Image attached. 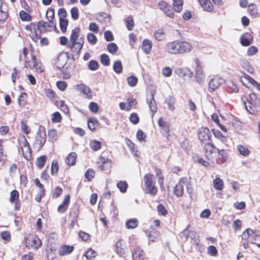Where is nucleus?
<instances>
[{"label":"nucleus","instance_id":"f257e3e1","mask_svg":"<svg viewBox=\"0 0 260 260\" xmlns=\"http://www.w3.org/2000/svg\"><path fill=\"white\" fill-rule=\"evenodd\" d=\"M24 56V67L26 69L32 70L35 69L37 72L42 73L44 68L41 61L37 59L35 54V50L30 44L29 49L24 47L22 49Z\"/></svg>","mask_w":260,"mask_h":260},{"label":"nucleus","instance_id":"f03ea898","mask_svg":"<svg viewBox=\"0 0 260 260\" xmlns=\"http://www.w3.org/2000/svg\"><path fill=\"white\" fill-rule=\"evenodd\" d=\"M144 185L143 189L145 193L155 196L157 193V188L155 185V181L152 174L148 173L143 177Z\"/></svg>","mask_w":260,"mask_h":260},{"label":"nucleus","instance_id":"7ed1b4c3","mask_svg":"<svg viewBox=\"0 0 260 260\" xmlns=\"http://www.w3.org/2000/svg\"><path fill=\"white\" fill-rule=\"evenodd\" d=\"M25 247L28 249L37 250L42 245L41 239L35 234H29L24 238Z\"/></svg>","mask_w":260,"mask_h":260},{"label":"nucleus","instance_id":"20e7f679","mask_svg":"<svg viewBox=\"0 0 260 260\" xmlns=\"http://www.w3.org/2000/svg\"><path fill=\"white\" fill-rule=\"evenodd\" d=\"M18 143L24 157L27 160L32 158L31 149L29 144L24 136L19 138Z\"/></svg>","mask_w":260,"mask_h":260},{"label":"nucleus","instance_id":"39448f33","mask_svg":"<svg viewBox=\"0 0 260 260\" xmlns=\"http://www.w3.org/2000/svg\"><path fill=\"white\" fill-rule=\"evenodd\" d=\"M38 26V23L31 22L24 27L26 31L29 32V35L35 42H37L41 38V31Z\"/></svg>","mask_w":260,"mask_h":260},{"label":"nucleus","instance_id":"423d86ee","mask_svg":"<svg viewBox=\"0 0 260 260\" xmlns=\"http://www.w3.org/2000/svg\"><path fill=\"white\" fill-rule=\"evenodd\" d=\"M67 47L70 49V53L72 57L74 59L75 57L78 58L79 56L81 51L83 48L84 41L81 40L79 42H70Z\"/></svg>","mask_w":260,"mask_h":260},{"label":"nucleus","instance_id":"0eeeda50","mask_svg":"<svg viewBox=\"0 0 260 260\" xmlns=\"http://www.w3.org/2000/svg\"><path fill=\"white\" fill-rule=\"evenodd\" d=\"M158 8L167 16L170 18H174L175 16V12L174 11L173 6L168 2L161 0L157 4Z\"/></svg>","mask_w":260,"mask_h":260},{"label":"nucleus","instance_id":"6e6552de","mask_svg":"<svg viewBox=\"0 0 260 260\" xmlns=\"http://www.w3.org/2000/svg\"><path fill=\"white\" fill-rule=\"evenodd\" d=\"M203 149L206 158L209 160H213L214 156L213 154L217 152L219 149L215 146L212 140H211L204 143Z\"/></svg>","mask_w":260,"mask_h":260},{"label":"nucleus","instance_id":"1a4fd4ad","mask_svg":"<svg viewBox=\"0 0 260 260\" xmlns=\"http://www.w3.org/2000/svg\"><path fill=\"white\" fill-rule=\"evenodd\" d=\"M195 63V78L196 81L199 83H202L204 82L206 75L203 70V68L201 66V61L197 57H196L193 59Z\"/></svg>","mask_w":260,"mask_h":260},{"label":"nucleus","instance_id":"9d476101","mask_svg":"<svg viewBox=\"0 0 260 260\" xmlns=\"http://www.w3.org/2000/svg\"><path fill=\"white\" fill-rule=\"evenodd\" d=\"M197 136L201 142L205 143L212 140L210 129L206 126H202L198 130Z\"/></svg>","mask_w":260,"mask_h":260},{"label":"nucleus","instance_id":"9b49d317","mask_svg":"<svg viewBox=\"0 0 260 260\" xmlns=\"http://www.w3.org/2000/svg\"><path fill=\"white\" fill-rule=\"evenodd\" d=\"M96 164L98 168L101 171H110L112 168V161L111 159L104 156H99Z\"/></svg>","mask_w":260,"mask_h":260},{"label":"nucleus","instance_id":"f8f14e48","mask_svg":"<svg viewBox=\"0 0 260 260\" xmlns=\"http://www.w3.org/2000/svg\"><path fill=\"white\" fill-rule=\"evenodd\" d=\"M166 51L169 53L172 54H180L181 51V40H175L169 42L166 45Z\"/></svg>","mask_w":260,"mask_h":260},{"label":"nucleus","instance_id":"ddd939ff","mask_svg":"<svg viewBox=\"0 0 260 260\" xmlns=\"http://www.w3.org/2000/svg\"><path fill=\"white\" fill-rule=\"evenodd\" d=\"M46 141V135L45 132H39L36 136L33 145L35 149L40 150L43 146Z\"/></svg>","mask_w":260,"mask_h":260},{"label":"nucleus","instance_id":"4468645a","mask_svg":"<svg viewBox=\"0 0 260 260\" xmlns=\"http://www.w3.org/2000/svg\"><path fill=\"white\" fill-rule=\"evenodd\" d=\"M222 83V78L217 76H214L208 83L207 89L211 93L217 89Z\"/></svg>","mask_w":260,"mask_h":260},{"label":"nucleus","instance_id":"2eb2a0df","mask_svg":"<svg viewBox=\"0 0 260 260\" xmlns=\"http://www.w3.org/2000/svg\"><path fill=\"white\" fill-rule=\"evenodd\" d=\"M9 201L11 203L14 204V209L16 211L20 210L21 201L19 200V193L18 190L14 189L11 191Z\"/></svg>","mask_w":260,"mask_h":260},{"label":"nucleus","instance_id":"dca6fc26","mask_svg":"<svg viewBox=\"0 0 260 260\" xmlns=\"http://www.w3.org/2000/svg\"><path fill=\"white\" fill-rule=\"evenodd\" d=\"M76 90L85 95V98L88 99H91L93 95L91 89L85 84H80L75 86Z\"/></svg>","mask_w":260,"mask_h":260},{"label":"nucleus","instance_id":"f3484780","mask_svg":"<svg viewBox=\"0 0 260 260\" xmlns=\"http://www.w3.org/2000/svg\"><path fill=\"white\" fill-rule=\"evenodd\" d=\"M34 182L36 186L40 189L39 192L36 196L35 200L38 203H40L41 202L42 198L44 197L45 196V188L44 185L40 182L38 178L35 179Z\"/></svg>","mask_w":260,"mask_h":260},{"label":"nucleus","instance_id":"a211bd4d","mask_svg":"<svg viewBox=\"0 0 260 260\" xmlns=\"http://www.w3.org/2000/svg\"><path fill=\"white\" fill-rule=\"evenodd\" d=\"M115 251L121 257H125L126 254V247L122 240H118L115 244Z\"/></svg>","mask_w":260,"mask_h":260},{"label":"nucleus","instance_id":"6ab92c4d","mask_svg":"<svg viewBox=\"0 0 260 260\" xmlns=\"http://www.w3.org/2000/svg\"><path fill=\"white\" fill-rule=\"evenodd\" d=\"M132 255L133 260H144L145 253L140 247L136 246L132 251Z\"/></svg>","mask_w":260,"mask_h":260},{"label":"nucleus","instance_id":"aec40b11","mask_svg":"<svg viewBox=\"0 0 260 260\" xmlns=\"http://www.w3.org/2000/svg\"><path fill=\"white\" fill-rule=\"evenodd\" d=\"M150 231L148 235L149 242H156L160 239V234L159 232L155 230L152 226H151Z\"/></svg>","mask_w":260,"mask_h":260},{"label":"nucleus","instance_id":"412c9836","mask_svg":"<svg viewBox=\"0 0 260 260\" xmlns=\"http://www.w3.org/2000/svg\"><path fill=\"white\" fill-rule=\"evenodd\" d=\"M70 196L67 194L64 197L62 203L58 206L57 211L60 213H64L68 209L70 203Z\"/></svg>","mask_w":260,"mask_h":260},{"label":"nucleus","instance_id":"4be33fe9","mask_svg":"<svg viewBox=\"0 0 260 260\" xmlns=\"http://www.w3.org/2000/svg\"><path fill=\"white\" fill-rule=\"evenodd\" d=\"M9 16L8 8L4 6L3 0H0V22L5 21Z\"/></svg>","mask_w":260,"mask_h":260},{"label":"nucleus","instance_id":"5701e85b","mask_svg":"<svg viewBox=\"0 0 260 260\" xmlns=\"http://www.w3.org/2000/svg\"><path fill=\"white\" fill-rule=\"evenodd\" d=\"M202 8L208 12H212L214 10V6L210 0H198Z\"/></svg>","mask_w":260,"mask_h":260},{"label":"nucleus","instance_id":"b1692460","mask_svg":"<svg viewBox=\"0 0 260 260\" xmlns=\"http://www.w3.org/2000/svg\"><path fill=\"white\" fill-rule=\"evenodd\" d=\"M74 250L73 245H62L58 249V254L60 256L68 255L72 253Z\"/></svg>","mask_w":260,"mask_h":260},{"label":"nucleus","instance_id":"393cba45","mask_svg":"<svg viewBox=\"0 0 260 260\" xmlns=\"http://www.w3.org/2000/svg\"><path fill=\"white\" fill-rule=\"evenodd\" d=\"M38 27L41 31V36L43 32H46L51 30L53 24L50 23L49 22H46L42 20H40L38 22Z\"/></svg>","mask_w":260,"mask_h":260},{"label":"nucleus","instance_id":"a878e982","mask_svg":"<svg viewBox=\"0 0 260 260\" xmlns=\"http://www.w3.org/2000/svg\"><path fill=\"white\" fill-rule=\"evenodd\" d=\"M88 127L92 131L95 132L100 127V122L96 118L91 117L87 121Z\"/></svg>","mask_w":260,"mask_h":260},{"label":"nucleus","instance_id":"bb28decb","mask_svg":"<svg viewBox=\"0 0 260 260\" xmlns=\"http://www.w3.org/2000/svg\"><path fill=\"white\" fill-rule=\"evenodd\" d=\"M193 47L191 43L186 41H181V51L180 54H185L190 52Z\"/></svg>","mask_w":260,"mask_h":260},{"label":"nucleus","instance_id":"cd10ccee","mask_svg":"<svg viewBox=\"0 0 260 260\" xmlns=\"http://www.w3.org/2000/svg\"><path fill=\"white\" fill-rule=\"evenodd\" d=\"M183 179L179 180L178 183L174 187V193L178 197H181L184 193V187L182 184Z\"/></svg>","mask_w":260,"mask_h":260},{"label":"nucleus","instance_id":"c85d7f7f","mask_svg":"<svg viewBox=\"0 0 260 260\" xmlns=\"http://www.w3.org/2000/svg\"><path fill=\"white\" fill-rule=\"evenodd\" d=\"M172 6L175 12L180 13L183 10L184 0H172Z\"/></svg>","mask_w":260,"mask_h":260},{"label":"nucleus","instance_id":"c756f323","mask_svg":"<svg viewBox=\"0 0 260 260\" xmlns=\"http://www.w3.org/2000/svg\"><path fill=\"white\" fill-rule=\"evenodd\" d=\"M217 153L219 155L217 161L218 164H223L228 160L229 156L225 150L219 149Z\"/></svg>","mask_w":260,"mask_h":260},{"label":"nucleus","instance_id":"7c9ffc66","mask_svg":"<svg viewBox=\"0 0 260 260\" xmlns=\"http://www.w3.org/2000/svg\"><path fill=\"white\" fill-rule=\"evenodd\" d=\"M68 59L65 56L62 54L59 55L55 62L56 68L59 70L63 69Z\"/></svg>","mask_w":260,"mask_h":260},{"label":"nucleus","instance_id":"2f4dec72","mask_svg":"<svg viewBox=\"0 0 260 260\" xmlns=\"http://www.w3.org/2000/svg\"><path fill=\"white\" fill-rule=\"evenodd\" d=\"M152 47V42L151 40L145 39L143 41L142 49L146 54H149L150 53Z\"/></svg>","mask_w":260,"mask_h":260},{"label":"nucleus","instance_id":"473e14b6","mask_svg":"<svg viewBox=\"0 0 260 260\" xmlns=\"http://www.w3.org/2000/svg\"><path fill=\"white\" fill-rule=\"evenodd\" d=\"M77 154L74 152L70 153L67 156L65 161L66 164L69 166H73L75 165Z\"/></svg>","mask_w":260,"mask_h":260},{"label":"nucleus","instance_id":"72a5a7b5","mask_svg":"<svg viewBox=\"0 0 260 260\" xmlns=\"http://www.w3.org/2000/svg\"><path fill=\"white\" fill-rule=\"evenodd\" d=\"M157 122L161 129L166 134H169L170 133V126L168 122L165 121L162 117H160Z\"/></svg>","mask_w":260,"mask_h":260},{"label":"nucleus","instance_id":"f704fd0d","mask_svg":"<svg viewBox=\"0 0 260 260\" xmlns=\"http://www.w3.org/2000/svg\"><path fill=\"white\" fill-rule=\"evenodd\" d=\"M30 13L26 12L24 10H21L19 12V16L20 20L23 22H30L32 20V17L30 14Z\"/></svg>","mask_w":260,"mask_h":260},{"label":"nucleus","instance_id":"c9c22d12","mask_svg":"<svg viewBox=\"0 0 260 260\" xmlns=\"http://www.w3.org/2000/svg\"><path fill=\"white\" fill-rule=\"evenodd\" d=\"M46 17L48 19V22L54 25V19H55V11L53 9L51 8H48L46 13Z\"/></svg>","mask_w":260,"mask_h":260},{"label":"nucleus","instance_id":"e433bc0d","mask_svg":"<svg viewBox=\"0 0 260 260\" xmlns=\"http://www.w3.org/2000/svg\"><path fill=\"white\" fill-rule=\"evenodd\" d=\"M89 145L91 149L93 151H98L102 148V143L96 140H90Z\"/></svg>","mask_w":260,"mask_h":260},{"label":"nucleus","instance_id":"4c0bfd02","mask_svg":"<svg viewBox=\"0 0 260 260\" xmlns=\"http://www.w3.org/2000/svg\"><path fill=\"white\" fill-rule=\"evenodd\" d=\"M47 160V157L45 155L38 157L36 159V165L39 169H42Z\"/></svg>","mask_w":260,"mask_h":260},{"label":"nucleus","instance_id":"58836bf2","mask_svg":"<svg viewBox=\"0 0 260 260\" xmlns=\"http://www.w3.org/2000/svg\"><path fill=\"white\" fill-rule=\"evenodd\" d=\"M213 185L214 188L218 190H221L224 187L223 180L219 177H217L213 180Z\"/></svg>","mask_w":260,"mask_h":260},{"label":"nucleus","instance_id":"ea45409f","mask_svg":"<svg viewBox=\"0 0 260 260\" xmlns=\"http://www.w3.org/2000/svg\"><path fill=\"white\" fill-rule=\"evenodd\" d=\"M139 224V221L137 218H131L125 222V226L128 229H133L137 228Z\"/></svg>","mask_w":260,"mask_h":260},{"label":"nucleus","instance_id":"a19ab883","mask_svg":"<svg viewBox=\"0 0 260 260\" xmlns=\"http://www.w3.org/2000/svg\"><path fill=\"white\" fill-rule=\"evenodd\" d=\"M212 132L215 138L220 140L222 143H225L227 142V137L224 136L220 131L212 129Z\"/></svg>","mask_w":260,"mask_h":260},{"label":"nucleus","instance_id":"79ce46f5","mask_svg":"<svg viewBox=\"0 0 260 260\" xmlns=\"http://www.w3.org/2000/svg\"><path fill=\"white\" fill-rule=\"evenodd\" d=\"M80 28L79 27H76L72 30L70 36V42H78L77 39L79 37Z\"/></svg>","mask_w":260,"mask_h":260},{"label":"nucleus","instance_id":"37998d69","mask_svg":"<svg viewBox=\"0 0 260 260\" xmlns=\"http://www.w3.org/2000/svg\"><path fill=\"white\" fill-rule=\"evenodd\" d=\"M247 11L250 16L253 18L258 17L256 5L253 4H250L248 7Z\"/></svg>","mask_w":260,"mask_h":260},{"label":"nucleus","instance_id":"c03bdc74","mask_svg":"<svg viewBox=\"0 0 260 260\" xmlns=\"http://www.w3.org/2000/svg\"><path fill=\"white\" fill-rule=\"evenodd\" d=\"M44 94L48 99L52 101L55 100L57 97L55 92L51 89H45L44 90Z\"/></svg>","mask_w":260,"mask_h":260},{"label":"nucleus","instance_id":"a18cd8bd","mask_svg":"<svg viewBox=\"0 0 260 260\" xmlns=\"http://www.w3.org/2000/svg\"><path fill=\"white\" fill-rule=\"evenodd\" d=\"M154 172L156 177L158 178V182L160 186H162L164 184V177L162 175V171L160 169L154 168Z\"/></svg>","mask_w":260,"mask_h":260},{"label":"nucleus","instance_id":"49530a36","mask_svg":"<svg viewBox=\"0 0 260 260\" xmlns=\"http://www.w3.org/2000/svg\"><path fill=\"white\" fill-rule=\"evenodd\" d=\"M59 169V166L57 160L54 159L52 161L50 173L51 175L57 174Z\"/></svg>","mask_w":260,"mask_h":260},{"label":"nucleus","instance_id":"de8ad7c7","mask_svg":"<svg viewBox=\"0 0 260 260\" xmlns=\"http://www.w3.org/2000/svg\"><path fill=\"white\" fill-rule=\"evenodd\" d=\"M154 37L159 41L164 40L165 38V33L164 29L162 28L158 29L154 32Z\"/></svg>","mask_w":260,"mask_h":260},{"label":"nucleus","instance_id":"09e8293b","mask_svg":"<svg viewBox=\"0 0 260 260\" xmlns=\"http://www.w3.org/2000/svg\"><path fill=\"white\" fill-rule=\"evenodd\" d=\"M27 94L25 92H22L18 98L19 105L21 107H25L27 102Z\"/></svg>","mask_w":260,"mask_h":260},{"label":"nucleus","instance_id":"8fccbe9b","mask_svg":"<svg viewBox=\"0 0 260 260\" xmlns=\"http://www.w3.org/2000/svg\"><path fill=\"white\" fill-rule=\"evenodd\" d=\"M84 176L87 181H91L95 176V171L93 169L89 168L86 171Z\"/></svg>","mask_w":260,"mask_h":260},{"label":"nucleus","instance_id":"3c124183","mask_svg":"<svg viewBox=\"0 0 260 260\" xmlns=\"http://www.w3.org/2000/svg\"><path fill=\"white\" fill-rule=\"evenodd\" d=\"M113 69L114 72L117 74H120L122 72L123 66L120 60L115 61L113 66Z\"/></svg>","mask_w":260,"mask_h":260},{"label":"nucleus","instance_id":"603ef678","mask_svg":"<svg viewBox=\"0 0 260 260\" xmlns=\"http://www.w3.org/2000/svg\"><path fill=\"white\" fill-rule=\"evenodd\" d=\"M157 211L158 215L166 216L168 214V210L164 205L159 204L157 206Z\"/></svg>","mask_w":260,"mask_h":260},{"label":"nucleus","instance_id":"864d4df0","mask_svg":"<svg viewBox=\"0 0 260 260\" xmlns=\"http://www.w3.org/2000/svg\"><path fill=\"white\" fill-rule=\"evenodd\" d=\"M124 22L126 25V28L128 30H132L135 26V23L132 16L126 17Z\"/></svg>","mask_w":260,"mask_h":260},{"label":"nucleus","instance_id":"5fc2aeb1","mask_svg":"<svg viewBox=\"0 0 260 260\" xmlns=\"http://www.w3.org/2000/svg\"><path fill=\"white\" fill-rule=\"evenodd\" d=\"M116 186L120 190V191L122 193L125 192L128 188V184L125 181H120L118 182L117 183Z\"/></svg>","mask_w":260,"mask_h":260},{"label":"nucleus","instance_id":"6e6d98bb","mask_svg":"<svg viewBox=\"0 0 260 260\" xmlns=\"http://www.w3.org/2000/svg\"><path fill=\"white\" fill-rule=\"evenodd\" d=\"M1 237L4 240L6 243H8L11 240V234L10 232L8 231H3L1 234Z\"/></svg>","mask_w":260,"mask_h":260},{"label":"nucleus","instance_id":"4d7b16f0","mask_svg":"<svg viewBox=\"0 0 260 260\" xmlns=\"http://www.w3.org/2000/svg\"><path fill=\"white\" fill-rule=\"evenodd\" d=\"M69 24V21L67 19H60L59 20V26L60 30L63 33L67 31V26Z\"/></svg>","mask_w":260,"mask_h":260},{"label":"nucleus","instance_id":"13d9d810","mask_svg":"<svg viewBox=\"0 0 260 260\" xmlns=\"http://www.w3.org/2000/svg\"><path fill=\"white\" fill-rule=\"evenodd\" d=\"M63 192V189L61 187L56 186L55 187L52 193V197L53 199L58 198Z\"/></svg>","mask_w":260,"mask_h":260},{"label":"nucleus","instance_id":"bf43d9fd","mask_svg":"<svg viewBox=\"0 0 260 260\" xmlns=\"http://www.w3.org/2000/svg\"><path fill=\"white\" fill-rule=\"evenodd\" d=\"M166 103L168 105L169 109L170 110L173 111L175 109V99L174 98L173 96H170L169 98L167 99Z\"/></svg>","mask_w":260,"mask_h":260},{"label":"nucleus","instance_id":"052dcab7","mask_svg":"<svg viewBox=\"0 0 260 260\" xmlns=\"http://www.w3.org/2000/svg\"><path fill=\"white\" fill-rule=\"evenodd\" d=\"M62 116L59 112H55L52 114L51 121L53 123H59L61 121Z\"/></svg>","mask_w":260,"mask_h":260},{"label":"nucleus","instance_id":"680f3d73","mask_svg":"<svg viewBox=\"0 0 260 260\" xmlns=\"http://www.w3.org/2000/svg\"><path fill=\"white\" fill-rule=\"evenodd\" d=\"M107 49L110 53L114 54L117 51L118 48L115 43H110L107 45Z\"/></svg>","mask_w":260,"mask_h":260},{"label":"nucleus","instance_id":"e2e57ef3","mask_svg":"<svg viewBox=\"0 0 260 260\" xmlns=\"http://www.w3.org/2000/svg\"><path fill=\"white\" fill-rule=\"evenodd\" d=\"M87 39L88 42L92 45L95 44L98 41V39L96 36L91 32L87 34Z\"/></svg>","mask_w":260,"mask_h":260},{"label":"nucleus","instance_id":"0e129e2a","mask_svg":"<svg viewBox=\"0 0 260 260\" xmlns=\"http://www.w3.org/2000/svg\"><path fill=\"white\" fill-rule=\"evenodd\" d=\"M88 67L91 71H95L99 69V64L97 61L91 60L88 62Z\"/></svg>","mask_w":260,"mask_h":260},{"label":"nucleus","instance_id":"69168bd1","mask_svg":"<svg viewBox=\"0 0 260 260\" xmlns=\"http://www.w3.org/2000/svg\"><path fill=\"white\" fill-rule=\"evenodd\" d=\"M127 81L128 84L130 86L134 87L137 84L138 79L137 77L133 75H131L127 78Z\"/></svg>","mask_w":260,"mask_h":260},{"label":"nucleus","instance_id":"338daca9","mask_svg":"<svg viewBox=\"0 0 260 260\" xmlns=\"http://www.w3.org/2000/svg\"><path fill=\"white\" fill-rule=\"evenodd\" d=\"M71 17L73 19L76 20L79 18V11L77 7H73L71 10Z\"/></svg>","mask_w":260,"mask_h":260},{"label":"nucleus","instance_id":"774afa93","mask_svg":"<svg viewBox=\"0 0 260 260\" xmlns=\"http://www.w3.org/2000/svg\"><path fill=\"white\" fill-rule=\"evenodd\" d=\"M89 109L92 113H97L99 110V106L96 103L92 102L89 104Z\"/></svg>","mask_w":260,"mask_h":260}]
</instances>
